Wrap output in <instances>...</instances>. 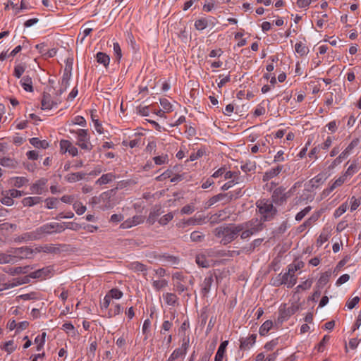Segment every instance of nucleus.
Here are the masks:
<instances>
[{
  "instance_id": "nucleus-1",
  "label": "nucleus",
  "mask_w": 361,
  "mask_h": 361,
  "mask_svg": "<svg viewBox=\"0 0 361 361\" xmlns=\"http://www.w3.org/2000/svg\"><path fill=\"white\" fill-rule=\"evenodd\" d=\"M51 273L49 267L39 269L33 272L30 273L28 275L24 276L22 279H14L13 281L11 283H3L1 284V291L3 290L8 289L14 286H17L21 284L27 283L30 282V279H44L48 276Z\"/></svg>"
},
{
  "instance_id": "nucleus-2",
  "label": "nucleus",
  "mask_w": 361,
  "mask_h": 361,
  "mask_svg": "<svg viewBox=\"0 0 361 361\" xmlns=\"http://www.w3.org/2000/svg\"><path fill=\"white\" fill-rule=\"evenodd\" d=\"M216 236L221 238V242L224 244H227L237 238L238 234L240 233V228L239 224H231L227 226L216 228Z\"/></svg>"
},
{
  "instance_id": "nucleus-3",
  "label": "nucleus",
  "mask_w": 361,
  "mask_h": 361,
  "mask_svg": "<svg viewBox=\"0 0 361 361\" xmlns=\"http://www.w3.org/2000/svg\"><path fill=\"white\" fill-rule=\"evenodd\" d=\"M70 133L76 135V145L85 152H91L93 145L90 142V136L86 129L70 130Z\"/></svg>"
},
{
  "instance_id": "nucleus-4",
  "label": "nucleus",
  "mask_w": 361,
  "mask_h": 361,
  "mask_svg": "<svg viewBox=\"0 0 361 361\" xmlns=\"http://www.w3.org/2000/svg\"><path fill=\"white\" fill-rule=\"evenodd\" d=\"M256 205L262 216V222L271 220L277 212L276 209L269 200H259L257 202Z\"/></svg>"
},
{
  "instance_id": "nucleus-5",
  "label": "nucleus",
  "mask_w": 361,
  "mask_h": 361,
  "mask_svg": "<svg viewBox=\"0 0 361 361\" xmlns=\"http://www.w3.org/2000/svg\"><path fill=\"white\" fill-rule=\"evenodd\" d=\"M172 281L173 289L175 291L178 292V294H181L188 290V287L186 286L187 276H184L182 273H173L172 275Z\"/></svg>"
},
{
  "instance_id": "nucleus-6",
  "label": "nucleus",
  "mask_w": 361,
  "mask_h": 361,
  "mask_svg": "<svg viewBox=\"0 0 361 361\" xmlns=\"http://www.w3.org/2000/svg\"><path fill=\"white\" fill-rule=\"evenodd\" d=\"M240 231L243 229H248L250 232H252V235H254L263 229V222L262 219L257 218L252 219L251 220L239 224Z\"/></svg>"
},
{
  "instance_id": "nucleus-7",
  "label": "nucleus",
  "mask_w": 361,
  "mask_h": 361,
  "mask_svg": "<svg viewBox=\"0 0 361 361\" xmlns=\"http://www.w3.org/2000/svg\"><path fill=\"white\" fill-rule=\"evenodd\" d=\"M40 238L44 234L59 233L63 231V228L61 224L56 222L48 223L37 228Z\"/></svg>"
},
{
  "instance_id": "nucleus-8",
  "label": "nucleus",
  "mask_w": 361,
  "mask_h": 361,
  "mask_svg": "<svg viewBox=\"0 0 361 361\" xmlns=\"http://www.w3.org/2000/svg\"><path fill=\"white\" fill-rule=\"evenodd\" d=\"M348 178L344 176L343 173L338 178H336L333 183H329V187L324 189L322 192V197L325 198L329 196L336 188L341 186L343 183L347 182Z\"/></svg>"
},
{
  "instance_id": "nucleus-9",
  "label": "nucleus",
  "mask_w": 361,
  "mask_h": 361,
  "mask_svg": "<svg viewBox=\"0 0 361 361\" xmlns=\"http://www.w3.org/2000/svg\"><path fill=\"white\" fill-rule=\"evenodd\" d=\"M296 185L297 183H295L287 193H285L284 190L281 188H276L272 195L273 201L278 204H282L283 202H286L287 198L290 197L288 193H290L296 188Z\"/></svg>"
},
{
  "instance_id": "nucleus-10",
  "label": "nucleus",
  "mask_w": 361,
  "mask_h": 361,
  "mask_svg": "<svg viewBox=\"0 0 361 361\" xmlns=\"http://www.w3.org/2000/svg\"><path fill=\"white\" fill-rule=\"evenodd\" d=\"M257 335L251 334L248 337H242L240 338V350L246 351L250 350L256 343Z\"/></svg>"
},
{
  "instance_id": "nucleus-11",
  "label": "nucleus",
  "mask_w": 361,
  "mask_h": 361,
  "mask_svg": "<svg viewBox=\"0 0 361 361\" xmlns=\"http://www.w3.org/2000/svg\"><path fill=\"white\" fill-rule=\"evenodd\" d=\"M145 216L142 215H135L124 221L120 226L122 229H128L139 225L145 221Z\"/></svg>"
},
{
  "instance_id": "nucleus-12",
  "label": "nucleus",
  "mask_w": 361,
  "mask_h": 361,
  "mask_svg": "<svg viewBox=\"0 0 361 361\" xmlns=\"http://www.w3.org/2000/svg\"><path fill=\"white\" fill-rule=\"evenodd\" d=\"M40 239L39 234L38 233L37 228L34 231L27 232L22 234L21 235L16 238L14 240L16 242L21 243V242H27V241H32Z\"/></svg>"
},
{
  "instance_id": "nucleus-13",
  "label": "nucleus",
  "mask_w": 361,
  "mask_h": 361,
  "mask_svg": "<svg viewBox=\"0 0 361 361\" xmlns=\"http://www.w3.org/2000/svg\"><path fill=\"white\" fill-rule=\"evenodd\" d=\"M47 180L41 178L33 183L30 187V191L32 194L42 195L46 191L45 185Z\"/></svg>"
},
{
  "instance_id": "nucleus-14",
  "label": "nucleus",
  "mask_w": 361,
  "mask_h": 361,
  "mask_svg": "<svg viewBox=\"0 0 361 361\" xmlns=\"http://www.w3.org/2000/svg\"><path fill=\"white\" fill-rule=\"evenodd\" d=\"M111 192L112 190L104 192L103 193L101 194L99 197L100 202H102V207L104 209H111L115 204L114 202L111 200Z\"/></svg>"
},
{
  "instance_id": "nucleus-15",
  "label": "nucleus",
  "mask_w": 361,
  "mask_h": 361,
  "mask_svg": "<svg viewBox=\"0 0 361 361\" xmlns=\"http://www.w3.org/2000/svg\"><path fill=\"white\" fill-rule=\"evenodd\" d=\"M325 180L324 175L323 173H319L309 180L307 184L308 190H312L318 188L324 183Z\"/></svg>"
},
{
  "instance_id": "nucleus-16",
  "label": "nucleus",
  "mask_w": 361,
  "mask_h": 361,
  "mask_svg": "<svg viewBox=\"0 0 361 361\" xmlns=\"http://www.w3.org/2000/svg\"><path fill=\"white\" fill-rule=\"evenodd\" d=\"M283 169V165H278L276 167L271 168L267 170L263 175L262 180L264 182L268 181L270 179L277 176L280 174Z\"/></svg>"
},
{
  "instance_id": "nucleus-17",
  "label": "nucleus",
  "mask_w": 361,
  "mask_h": 361,
  "mask_svg": "<svg viewBox=\"0 0 361 361\" xmlns=\"http://www.w3.org/2000/svg\"><path fill=\"white\" fill-rule=\"evenodd\" d=\"M42 109L43 110H50L54 106L58 104L57 102H55L52 99L50 94L44 92L43 97L42 99Z\"/></svg>"
},
{
  "instance_id": "nucleus-18",
  "label": "nucleus",
  "mask_w": 361,
  "mask_h": 361,
  "mask_svg": "<svg viewBox=\"0 0 361 361\" xmlns=\"http://www.w3.org/2000/svg\"><path fill=\"white\" fill-rule=\"evenodd\" d=\"M11 252L15 255H16V258L18 260L19 259L28 257V256L32 253V250L27 247L12 248L11 250Z\"/></svg>"
},
{
  "instance_id": "nucleus-19",
  "label": "nucleus",
  "mask_w": 361,
  "mask_h": 361,
  "mask_svg": "<svg viewBox=\"0 0 361 361\" xmlns=\"http://www.w3.org/2000/svg\"><path fill=\"white\" fill-rule=\"evenodd\" d=\"M281 279L288 288H292L297 282V277L295 274H291L288 270L284 274H281Z\"/></svg>"
},
{
  "instance_id": "nucleus-20",
  "label": "nucleus",
  "mask_w": 361,
  "mask_h": 361,
  "mask_svg": "<svg viewBox=\"0 0 361 361\" xmlns=\"http://www.w3.org/2000/svg\"><path fill=\"white\" fill-rule=\"evenodd\" d=\"M161 213L162 212L160 207H154L149 214L147 219V223L150 226L153 225L157 221L158 217Z\"/></svg>"
},
{
  "instance_id": "nucleus-21",
  "label": "nucleus",
  "mask_w": 361,
  "mask_h": 361,
  "mask_svg": "<svg viewBox=\"0 0 361 361\" xmlns=\"http://www.w3.org/2000/svg\"><path fill=\"white\" fill-rule=\"evenodd\" d=\"M3 270L8 273L11 275H16L19 274H27L30 270V267L25 266V267H6L3 269Z\"/></svg>"
},
{
  "instance_id": "nucleus-22",
  "label": "nucleus",
  "mask_w": 361,
  "mask_h": 361,
  "mask_svg": "<svg viewBox=\"0 0 361 361\" xmlns=\"http://www.w3.org/2000/svg\"><path fill=\"white\" fill-rule=\"evenodd\" d=\"M116 175L113 173H105L96 180L95 184L98 185L108 184L116 179Z\"/></svg>"
},
{
  "instance_id": "nucleus-23",
  "label": "nucleus",
  "mask_w": 361,
  "mask_h": 361,
  "mask_svg": "<svg viewBox=\"0 0 361 361\" xmlns=\"http://www.w3.org/2000/svg\"><path fill=\"white\" fill-rule=\"evenodd\" d=\"M162 296L165 303L168 305L175 306L178 304V298L175 293H165Z\"/></svg>"
},
{
  "instance_id": "nucleus-24",
  "label": "nucleus",
  "mask_w": 361,
  "mask_h": 361,
  "mask_svg": "<svg viewBox=\"0 0 361 361\" xmlns=\"http://www.w3.org/2000/svg\"><path fill=\"white\" fill-rule=\"evenodd\" d=\"M277 324H274L271 320H267L264 322L259 328V334L262 336H266L269 331L272 329H277Z\"/></svg>"
},
{
  "instance_id": "nucleus-25",
  "label": "nucleus",
  "mask_w": 361,
  "mask_h": 361,
  "mask_svg": "<svg viewBox=\"0 0 361 361\" xmlns=\"http://www.w3.org/2000/svg\"><path fill=\"white\" fill-rule=\"evenodd\" d=\"M169 285L168 280L165 279H158L152 280V286L156 291H160L167 287Z\"/></svg>"
},
{
  "instance_id": "nucleus-26",
  "label": "nucleus",
  "mask_w": 361,
  "mask_h": 361,
  "mask_svg": "<svg viewBox=\"0 0 361 361\" xmlns=\"http://www.w3.org/2000/svg\"><path fill=\"white\" fill-rule=\"evenodd\" d=\"M228 344V341H224L220 344L215 355L214 361H223Z\"/></svg>"
},
{
  "instance_id": "nucleus-27",
  "label": "nucleus",
  "mask_w": 361,
  "mask_h": 361,
  "mask_svg": "<svg viewBox=\"0 0 361 361\" xmlns=\"http://www.w3.org/2000/svg\"><path fill=\"white\" fill-rule=\"evenodd\" d=\"M213 283L212 276L205 277L201 284V292L204 296L207 295L210 291Z\"/></svg>"
},
{
  "instance_id": "nucleus-28",
  "label": "nucleus",
  "mask_w": 361,
  "mask_h": 361,
  "mask_svg": "<svg viewBox=\"0 0 361 361\" xmlns=\"http://www.w3.org/2000/svg\"><path fill=\"white\" fill-rule=\"evenodd\" d=\"M85 175L86 174L82 172H75L67 174L64 177V178L68 183H75L77 181L82 180L85 178Z\"/></svg>"
},
{
  "instance_id": "nucleus-29",
  "label": "nucleus",
  "mask_w": 361,
  "mask_h": 361,
  "mask_svg": "<svg viewBox=\"0 0 361 361\" xmlns=\"http://www.w3.org/2000/svg\"><path fill=\"white\" fill-rule=\"evenodd\" d=\"M128 268L134 272H142L143 275H146L147 268L146 265L140 262H133L128 265Z\"/></svg>"
},
{
  "instance_id": "nucleus-30",
  "label": "nucleus",
  "mask_w": 361,
  "mask_h": 361,
  "mask_svg": "<svg viewBox=\"0 0 361 361\" xmlns=\"http://www.w3.org/2000/svg\"><path fill=\"white\" fill-rule=\"evenodd\" d=\"M42 201V198L41 197L35 196V197H25L22 200V204L24 207H32L40 203Z\"/></svg>"
},
{
  "instance_id": "nucleus-31",
  "label": "nucleus",
  "mask_w": 361,
  "mask_h": 361,
  "mask_svg": "<svg viewBox=\"0 0 361 361\" xmlns=\"http://www.w3.org/2000/svg\"><path fill=\"white\" fill-rule=\"evenodd\" d=\"M205 216L202 215H195L194 216L188 219L185 222V224L188 226H195V225H202L205 222Z\"/></svg>"
},
{
  "instance_id": "nucleus-32",
  "label": "nucleus",
  "mask_w": 361,
  "mask_h": 361,
  "mask_svg": "<svg viewBox=\"0 0 361 361\" xmlns=\"http://www.w3.org/2000/svg\"><path fill=\"white\" fill-rule=\"evenodd\" d=\"M331 276V271H327L322 274L317 283V287L319 288H323L329 282Z\"/></svg>"
},
{
  "instance_id": "nucleus-33",
  "label": "nucleus",
  "mask_w": 361,
  "mask_h": 361,
  "mask_svg": "<svg viewBox=\"0 0 361 361\" xmlns=\"http://www.w3.org/2000/svg\"><path fill=\"white\" fill-rule=\"evenodd\" d=\"M195 262L198 266L204 268L209 267L211 262L210 260L206 257L205 255L202 253L196 255Z\"/></svg>"
},
{
  "instance_id": "nucleus-34",
  "label": "nucleus",
  "mask_w": 361,
  "mask_h": 361,
  "mask_svg": "<svg viewBox=\"0 0 361 361\" xmlns=\"http://www.w3.org/2000/svg\"><path fill=\"white\" fill-rule=\"evenodd\" d=\"M358 139H355L348 145V147L339 154L343 159H345L351 151L358 145Z\"/></svg>"
},
{
  "instance_id": "nucleus-35",
  "label": "nucleus",
  "mask_w": 361,
  "mask_h": 361,
  "mask_svg": "<svg viewBox=\"0 0 361 361\" xmlns=\"http://www.w3.org/2000/svg\"><path fill=\"white\" fill-rule=\"evenodd\" d=\"M22 50V47L18 45L11 52H8V50H4L1 51V61L5 59H13L18 53H19Z\"/></svg>"
},
{
  "instance_id": "nucleus-36",
  "label": "nucleus",
  "mask_w": 361,
  "mask_h": 361,
  "mask_svg": "<svg viewBox=\"0 0 361 361\" xmlns=\"http://www.w3.org/2000/svg\"><path fill=\"white\" fill-rule=\"evenodd\" d=\"M20 84L26 92H32L33 87H32V78L29 76H25L20 80Z\"/></svg>"
},
{
  "instance_id": "nucleus-37",
  "label": "nucleus",
  "mask_w": 361,
  "mask_h": 361,
  "mask_svg": "<svg viewBox=\"0 0 361 361\" xmlns=\"http://www.w3.org/2000/svg\"><path fill=\"white\" fill-rule=\"evenodd\" d=\"M30 143L37 148L47 149L49 147V142L47 140H40L37 137L30 139Z\"/></svg>"
},
{
  "instance_id": "nucleus-38",
  "label": "nucleus",
  "mask_w": 361,
  "mask_h": 361,
  "mask_svg": "<svg viewBox=\"0 0 361 361\" xmlns=\"http://www.w3.org/2000/svg\"><path fill=\"white\" fill-rule=\"evenodd\" d=\"M97 61L102 64L104 67H107L110 62L109 56L104 52H98L96 55Z\"/></svg>"
},
{
  "instance_id": "nucleus-39",
  "label": "nucleus",
  "mask_w": 361,
  "mask_h": 361,
  "mask_svg": "<svg viewBox=\"0 0 361 361\" xmlns=\"http://www.w3.org/2000/svg\"><path fill=\"white\" fill-rule=\"evenodd\" d=\"M18 262L16 258V255L13 254L11 250L9 251V254H1V264L2 263H11L14 264Z\"/></svg>"
},
{
  "instance_id": "nucleus-40",
  "label": "nucleus",
  "mask_w": 361,
  "mask_h": 361,
  "mask_svg": "<svg viewBox=\"0 0 361 361\" xmlns=\"http://www.w3.org/2000/svg\"><path fill=\"white\" fill-rule=\"evenodd\" d=\"M27 182L28 180L25 177H14L11 178V184L17 188H21Z\"/></svg>"
},
{
  "instance_id": "nucleus-41",
  "label": "nucleus",
  "mask_w": 361,
  "mask_h": 361,
  "mask_svg": "<svg viewBox=\"0 0 361 361\" xmlns=\"http://www.w3.org/2000/svg\"><path fill=\"white\" fill-rule=\"evenodd\" d=\"M295 51L301 56L306 55L308 53L307 47L302 42H297L295 45Z\"/></svg>"
},
{
  "instance_id": "nucleus-42",
  "label": "nucleus",
  "mask_w": 361,
  "mask_h": 361,
  "mask_svg": "<svg viewBox=\"0 0 361 361\" xmlns=\"http://www.w3.org/2000/svg\"><path fill=\"white\" fill-rule=\"evenodd\" d=\"M358 171L357 165L355 163L351 164L347 170L343 173L344 176L349 179Z\"/></svg>"
},
{
  "instance_id": "nucleus-43",
  "label": "nucleus",
  "mask_w": 361,
  "mask_h": 361,
  "mask_svg": "<svg viewBox=\"0 0 361 361\" xmlns=\"http://www.w3.org/2000/svg\"><path fill=\"white\" fill-rule=\"evenodd\" d=\"M174 217L173 212H169L168 214L162 216L158 219V222L161 226H165L168 224Z\"/></svg>"
},
{
  "instance_id": "nucleus-44",
  "label": "nucleus",
  "mask_w": 361,
  "mask_h": 361,
  "mask_svg": "<svg viewBox=\"0 0 361 361\" xmlns=\"http://www.w3.org/2000/svg\"><path fill=\"white\" fill-rule=\"evenodd\" d=\"M160 104L166 112H171L173 111V104L166 98L160 99Z\"/></svg>"
},
{
  "instance_id": "nucleus-45",
  "label": "nucleus",
  "mask_w": 361,
  "mask_h": 361,
  "mask_svg": "<svg viewBox=\"0 0 361 361\" xmlns=\"http://www.w3.org/2000/svg\"><path fill=\"white\" fill-rule=\"evenodd\" d=\"M194 25L197 30H203L208 26V21L206 18H200L195 20Z\"/></svg>"
},
{
  "instance_id": "nucleus-46",
  "label": "nucleus",
  "mask_w": 361,
  "mask_h": 361,
  "mask_svg": "<svg viewBox=\"0 0 361 361\" xmlns=\"http://www.w3.org/2000/svg\"><path fill=\"white\" fill-rule=\"evenodd\" d=\"M113 51L114 55L116 57V60L119 61L122 58V51L120 47V44L117 42H113Z\"/></svg>"
},
{
  "instance_id": "nucleus-47",
  "label": "nucleus",
  "mask_w": 361,
  "mask_h": 361,
  "mask_svg": "<svg viewBox=\"0 0 361 361\" xmlns=\"http://www.w3.org/2000/svg\"><path fill=\"white\" fill-rule=\"evenodd\" d=\"M106 294L109 296V298L111 300H113V299L118 300V299L121 298L123 295L122 291L118 288H112Z\"/></svg>"
},
{
  "instance_id": "nucleus-48",
  "label": "nucleus",
  "mask_w": 361,
  "mask_h": 361,
  "mask_svg": "<svg viewBox=\"0 0 361 361\" xmlns=\"http://www.w3.org/2000/svg\"><path fill=\"white\" fill-rule=\"evenodd\" d=\"M221 200H225V202L226 201V195H224V193H219L212 197L208 201V205L212 206Z\"/></svg>"
},
{
  "instance_id": "nucleus-49",
  "label": "nucleus",
  "mask_w": 361,
  "mask_h": 361,
  "mask_svg": "<svg viewBox=\"0 0 361 361\" xmlns=\"http://www.w3.org/2000/svg\"><path fill=\"white\" fill-rule=\"evenodd\" d=\"M348 207V203L344 202L341 204L334 212V216L335 218L340 217L342 214H343Z\"/></svg>"
},
{
  "instance_id": "nucleus-50",
  "label": "nucleus",
  "mask_w": 361,
  "mask_h": 361,
  "mask_svg": "<svg viewBox=\"0 0 361 361\" xmlns=\"http://www.w3.org/2000/svg\"><path fill=\"white\" fill-rule=\"evenodd\" d=\"M312 210V207L311 206H307L305 208H304L303 209H302L300 212H299L298 213H297V214L295 215V220L297 221H300L302 220V219Z\"/></svg>"
},
{
  "instance_id": "nucleus-51",
  "label": "nucleus",
  "mask_w": 361,
  "mask_h": 361,
  "mask_svg": "<svg viewBox=\"0 0 361 361\" xmlns=\"http://www.w3.org/2000/svg\"><path fill=\"white\" fill-rule=\"evenodd\" d=\"M330 236V233L328 231H323L319 235V238L317 240V244L318 246H322L324 243H326Z\"/></svg>"
},
{
  "instance_id": "nucleus-52",
  "label": "nucleus",
  "mask_w": 361,
  "mask_h": 361,
  "mask_svg": "<svg viewBox=\"0 0 361 361\" xmlns=\"http://www.w3.org/2000/svg\"><path fill=\"white\" fill-rule=\"evenodd\" d=\"M72 142L67 140H61L60 141V149L62 153H68Z\"/></svg>"
},
{
  "instance_id": "nucleus-53",
  "label": "nucleus",
  "mask_w": 361,
  "mask_h": 361,
  "mask_svg": "<svg viewBox=\"0 0 361 361\" xmlns=\"http://www.w3.org/2000/svg\"><path fill=\"white\" fill-rule=\"evenodd\" d=\"M164 262L169 264V265L174 266L178 264V259L172 255H163L161 257Z\"/></svg>"
},
{
  "instance_id": "nucleus-54",
  "label": "nucleus",
  "mask_w": 361,
  "mask_h": 361,
  "mask_svg": "<svg viewBox=\"0 0 361 361\" xmlns=\"http://www.w3.org/2000/svg\"><path fill=\"white\" fill-rule=\"evenodd\" d=\"M1 166L10 168H15L17 166V161L10 158H1Z\"/></svg>"
},
{
  "instance_id": "nucleus-55",
  "label": "nucleus",
  "mask_w": 361,
  "mask_h": 361,
  "mask_svg": "<svg viewBox=\"0 0 361 361\" xmlns=\"http://www.w3.org/2000/svg\"><path fill=\"white\" fill-rule=\"evenodd\" d=\"M185 355V353L178 348L173 350V352L171 354L167 361H174L175 360L183 357Z\"/></svg>"
},
{
  "instance_id": "nucleus-56",
  "label": "nucleus",
  "mask_w": 361,
  "mask_h": 361,
  "mask_svg": "<svg viewBox=\"0 0 361 361\" xmlns=\"http://www.w3.org/2000/svg\"><path fill=\"white\" fill-rule=\"evenodd\" d=\"M173 175V171L170 169H167L164 173H162L161 175L157 176L155 178L157 181H163L167 178H169L172 177Z\"/></svg>"
},
{
  "instance_id": "nucleus-57",
  "label": "nucleus",
  "mask_w": 361,
  "mask_h": 361,
  "mask_svg": "<svg viewBox=\"0 0 361 361\" xmlns=\"http://www.w3.org/2000/svg\"><path fill=\"white\" fill-rule=\"evenodd\" d=\"M204 238V235L200 231H193L190 234V239L192 242H201Z\"/></svg>"
},
{
  "instance_id": "nucleus-58",
  "label": "nucleus",
  "mask_w": 361,
  "mask_h": 361,
  "mask_svg": "<svg viewBox=\"0 0 361 361\" xmlns=\"http://www.w3.org/2000/svg\"><path fill=\"white\" fill-rule=\"evenodd\" d=\"M17 348V345L14 343L13 340L6 342L4 346V349L8 353H13Z\"/></svg>"
},
{
  "instance_id": "nucleus-59",
  "label": "nucleus",
  "mask_w": 361,
  "mask_h": 361,
  "mask_svg": "<svg viewBox=\"0 0 361 361\" xmlns=\"http://www.w3.org/2000/svg\"><path fill=\"white\" fill-rule=\"evenodd\" d=\"M62 329L69 335L74 336L75 335V331L73 325L71 323H65L63 325Z\"/></svg>"
},
{
  "instance_id": "nucleus-60",
  "label": "nucleus",
  "mask_w": 361,
  "mask_h": 361,
  "mask_svg": "<svg viewBox=\"0 0 361 361\" xmlns=\"http://www.w3.org/2000/svg\"><path fill=\"white\" fill-rule=\"evenodd\" d=\"M153 159L157 165H162L168 161V155L162 154L161 156L154 157Z\"/></svg>"
},
{
  "instance_id": "nucleus-61",
  "label": "nucleus",
  "mask_w": 361,
  "mask_h": 361,
  "mask_svg": "<svg viewBox=\"0 0 361 361\" xmlns=\"http://www.w3.org/2000/svg\"><path fill=\"white\" fill-rule=\"evenodd\" d=\"M360 298L358 296H355L353 298H350L348 300L345 304V307H347L348 309L352 310L355 307V305L359 302Z\"/></svg>"
},
{
  "instance_id": "nucleus-62",
  "label": "nucleus",
  "mask_w": 361,
  "mask_h": 361,
  "mask_svg": "<svg viewBox=\"0 0 361 361\" xmlns=\"http://www.w3.org/2000/svg\"><path fill=\"white\" fill-rule=\"evenodd\" d=\"M278 343H279L278 338L273 339L271 341L267 342L264 345V349L266 351H271L278 345Z\"/></svg>"
},
{
  "instance_id": "nucleus-63",
  "label": "nucleus",
  "mask_w": 361,
  "mask_h": 361,
  "mask_svg": "<svg viewBox=\"0 0 361 361\" xmlns=\"http://www.w3.org/2000/svg\"><path fill=\"white\" fill-rule=\"evenodd\" d=\"M73 208L78 215H82L86 211V207L80 202H77L73 204Z\"/></svg>"
},
{
  "instance_id": "nucleus-64",
  "label": "nucleus",
  "mask_w": 361,
  "mask_h": 361,
  "mask_svg": "<svg viewBox=\"0 0 361 361\" xmlns=\"http://www.w3.org/2000/svg\"><path fill=\"white\" fill-rule=\"evenodd\" d=\"M219 78H220V81L217 83V86L219 88H221L226 83L228 82L231 80V77L229 74L226 75H219Z\"/></svg>"
}]
</instances>
